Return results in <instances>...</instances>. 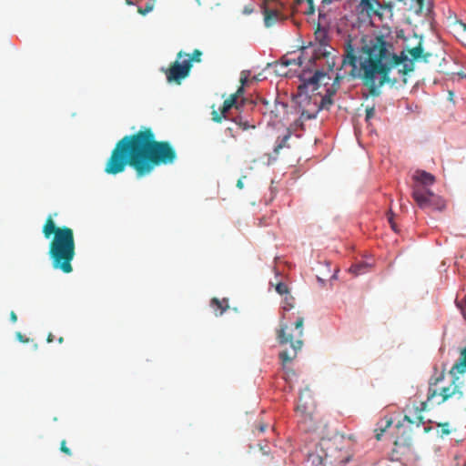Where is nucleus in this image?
I'll list each match as a JSON object with an SVG mask.
<instances>
[{"mask_svg":"<svg viewBox=\"0 0 466 466\" xmlns=\"http://www.w3.org/2000/svg\"><path fill=\"white\" fill-rule=\"evenodd\" d=\"M431 56L424 53L421 39L416 46L396 54L394 45L380 35L361 46L360 56L349 42L345 46L342 66H350L349 75L360 79L369 94L377 97L384 85L394 86L400 80L406 83V76L414 70V62L420 59L428 62Z\"/></svg>","mask_w":466,"mask_h":466,"instance_id":"nucleus-1","label":"nucleus"},{"mask_svg":"<svg viewBox=\"0 0 466 466\" xmlns=\"http://www.w3.org/2000/svg\"><path fill=\"white\" fill-rule=\"evenodd\" d=\"M177 158V151L170 142L157 140L151 127H142L116 143L105 163L104 172L116 176L129 167L137 178H142L157 167L174 164Z\"/></svg>","mask_w":466,"mask_h":466,"instance_id":"nucleus-2","label":"nucleus"},{"mask_svg":"<svg viewBox=\"0 0 466 466\" xmlns=\"http://www.w3.org/2000/svg\"><path fill=\"white\" fill-rule=\"evenodd\" d=\"M42 233L46 239L53 236L48 250L52 267L64 273H71L73 271L72 261L76 256L73 229L66 226L57 227L53 215H49L43 225Z\"/></svg>","mask_w":466,"mask_h":466,"instance_id":"nucleus-3","label":"nucleus"},{"mask_svg":"<svg viewBox=\"0 0 466 466\" xmlns=\"http://www.w3.org/2000/svg\"><path fill=\"white\" fill-rule=\"evenodd\" d=\"M458 378H455L449 386L439 387L438 383L441 379L438 378L435 382H430L427 399L424 401H420L418 405H413L411 408H408L409 414L404 416V420L408 421L410 425H416L420 427L424 424V417L422 412L433 407L440 405L451 398L461 399L463 395L460 385L456 382Z\"/></svg>","mask_w":466,"mask_h":466,"instance_id":"nucleus-4","label":"nucleus"},{"mask_svg":"<svg viewBox=\"0 0 466 466\" xmlns=\"http://www.w3.org/2000/svg\"><path fill=\"white\" fill-rule=\"evenodd\" d=\"M325 77L326 74L318 70L312 76L305 80L304 83L299 86L297 99L301 113L299 118L296 121V125L299 126L301 128H303V122L305 120L316 118L318 113L320 111L318 96H308L306 89L311 86L314 92L318 89L319 82Z\"/></svg>","mask_w":466,"mask_h":466,"instance_id":"nucleus-5","label":"nucleus"},{"mask_svg":"<svg viewBox=\"0 0 466 466\" xmlns=\"http://www.w3.org/2000/svg\"><path fill=\"white\" fill-rule=\"evenodd\" d=\"M304 317L298 316L292 325L281 323L278 330V340L280 345L289 344L291 350H282L279 359L282 364L292 361L303 346Z\"/></svg>","mask_w":466,"mask_h":466,"instance_id":"nucleus-6","label":"nucleus"},{"mask_svg":"<svg viewBox=\"0 0 466 466\" xmlns=\"http://www.w3.org/2000/svg\"><path fill=\"white\" fill-rule=\"evenodd\" d=\"M201 56L202 52L199 49H195L192 55L179 51L177 54L176 60L167 68L162 69L167 81L170 84L180 85L189 76L193 62L199 63Z\"/></svg>","mask_w":466,"mask_h":466,"instance_id":"nucleus-7","label":"nucleus"},{"mask_svg":"<svg viewBox=\"0 0 466 466\" xmlns=\"http://www.w3.org/2000/svg\"><path fill=\"white\" fill-rule=\"evenodd\" d=\"M239 86L235 91V110L239 111L241 106H247L248 110H253L255 103L253 100L245 97L246 90L253 86L251 71L242 70L239 75Z\"/></svg>","mask_w":466,"mask_h":466,"instance_id":"nucleus-8","label":"nucleus"},{"mask_svg":"<svg viewBox=\"0 0 466 466\" xmlns=\"http://www.w3.org/2000/svg\"><path fill=\"white\" fill-rule=\"evenodd\" d=\"M411 196L419 206V208H431L438 211H442L446 208L445 200L438 195H435L431 190L421 191L418 187L411 192Z\"/></svg>","mask_w":466,"mask_h":466,"instance_id":"nucleus-9","label":"nucleus"},{"mask_svg":"<svg viewBox=\"0 0 466 466\" xmlns=\"http://www.w3.org/2000/svg\"><path fill=\"white\" fill-rule=\"evenodd\" d=\"M264 15V23L267 27L274 25L279 21L287 19L284 14L285 5L279 0H264L261 5Z\"/></svg>","mask_w":466,"mask_h":466,"instance_id":"nucleus-10","label":"nucleus"},{"mask_svg":"<svg viewBox=\"0 0 466 466\" xmlns=\"http://www.w3.org/2000/svg\"><path fill=\"white\" fill-rule=\"evenodd\" d=\"M391 7V4H381L379 0H360L356 12L360 18L371 19L373 16L382 17L381 10Z\"/></svg>","mask_w":466,"mask_h":466,"instance_id":"nucleus-11","label":"nucleus"},{"mask_svg":"<svg viewBox=\"0 0 466 466\" xmlns=\"http://www.w3.org/2000/svg\"><path fill=\"white\" fill-rule=\"evenodd\" d=\"M305 392L299 394V404L296 408L299 419V425L304 431H313L317 429V421L313 417L311 410L307 405V401L303 402Z\"/></svg>","mask_w":466,"mask_h":466,"instance_id":"nucleus-12","label":"nucleus"},{"mask_svg":"<svg viewBox=\"0 0 466 466\" xmlns=\"http://www.w3.org/2000/svg\"><path fill=\"white\" fill-rule=\"evenodd\" d=\"M412 179L414 181L411 186V192L418 187L421 189V191L430 190L429 187L435 183V177L424 170H416L412 175Z\"/></svg>","mask_w":466,"mask_h":466,"instance_id":"nucleus-13","label":"nucleus"},{"mask_svg":"<svg viewBox=\"0 0 466 466\" xmlns=\"http://www.w3.org/2000/svg\"><path fill=\"white\" fill-rule=\"evenodd\" d=\"M233 106V94H231L224 102L218 110H216L214 106H212V120L215 122H221L222 118H225V114Z\"/></svg>","mask_w":466,"mask_h":466,"instance_id":"nucleus-14","label":"nucleus"},{"mask_svg":"<svg viewBox=\"0 0 466 466\" xmlns=\"http://www.w3.org/2000/svg\"><path fill=\"white\" fill-rule=\"evenodd\" d=\"M287 104L279 102L277 99L274 101L272 106L269 108L270 118L274 121L280 120L287 113Z\"/></svg>","mask_w":466,"mask_h":466,"instance_id":"nucleus-15","label":"nucleus"},{"mask_svg":"<svg viewBox=\"0 0 466 466\" xmlns=\"http://www.w3.org/2000/svg\"><path fill=\"white\" fill-rule=\"evenodd\" d=\"M210 308L216 316H221L227 309H229L228 299H218L217 298H213L210 301Z\"/></svg>","mask_w":466,"mask_h":466,"instance_id":"nucleus-16","label":"nucleus"},{"mask_svg":"<svg viewBox=\"0 0 466 466\" xmlns=\"http://www.w3.org/2000/svg\"><path fill=\"white\" fill-rule=\"evenodd\" d=\"M244 107H245V121L238 122V124H236V125L242 131L255 130L256 123H255L254 119L248 114V112L250 110H248L247 106H244Z\"/></svg>","mask_w":466,"mask_h":466,"instance_id":"nucleus-17","label":"nucleus"},{"mask_svg":"<svg viewBox=\"0 0 466 466\" xmlns=\"http://www.w3.org/2000/svg\"><path fill=\"white\" fill-rule=\"evenodd\" d=\"M302 64L300 57L298 59H289L287 57H282L280 62L268 63L267 67H287L291 65L300 66Z\"/></svg>","mask_w":466,"mask_h":466,"instance_id":"nucleus-18","label":"nucleus"},{"mask_svg":"<svg viewBox=\"0 0 466 466\" xmlns=\"http://www.w3.org/2000/svg\"><path fill=\"white\" fill-rule=\"evenodd\" d=\"M335 91H329L328 90L327 95L324 96H321L320 99H319V106L320 107V110L322 109H329L330 106L333 104L332 96L334 95Z\"/></svg>","mask_w":466,"mask_h":466,"instance_id":"nucleus-19","label":"nucleus"},{"mask_svg":"<svg viewBox=\"0 0 466 466\" xmlns=\"http://www.w3.org/2000/svg\"><path fill=\"white\" fill-rule=\"evenodd\" d=\"M290 137H291V134H290L289 132H288V133H287L284 137H282L281 138H280V137H279V138H278V140H277V142H276V146H275V147H274V152H275L276 154H279V151H280L282 148H284V147H289V146H288V141H289V139L290 138Z\"/></svg>","mask_w":466,"mask_h":466,"instance_id":"nucleus-20","label":"nucleus"},{"mask_svg":"<svg viewBox=\"0 0 466 466\" xmlns=\"http://www.w3.org/2000/svg\"><path fill=\"white\" fill-rule=\"evenodd\" d=\"M295 307V299L294 297L289 292L286 295H284L283 299V306L282 309L285 311L290 310Z\"/></svg>","mask_w":466,"mask_h":466,"instance_id":"nucleus-21","label":"nucleus"},{"mask_svg":"<svg viewBox=\"0 0 466 466\" xmlns=\"http://www.w3.org/2000/svg\"><path fill=\"white\" fill-rule=\"evenodd\" d=\"M412 439L409 436H404V434L400 436H397L396 440L394 441V444L396 446H410L411 444Z\"/></svg>","mask_w":466,"mask_h":466,"instance_id":"nucleus-22","label":"nucleus"},{"mask_svg":"<svg viewBox=\"0 0 466 466\" xmlns=\"http://www.w3.org/2000/svg\"><path fill=\"white\" fill-rule=\"evenodd\" d=\"M457 31L460 34L461 41L466 46V24L459 22L457 25Z\"/></svg>","mask_w":466,"mask_h":466,"instance_id":"nucleus-23","label":"nucleus"},{"mask_svg":"<svg viewBox=\"0 0 466 466\" xmlns=\"http://www.w3.org/2000/svg\"><path fill=\"white\" fill-rule=\"evenodd\" d=\"M368 267L365 263H358L350 267V270L355 275H360L365 272L364 268Z\"/></svg>","mask_w":466,"mask_h":466,"instance_id":"nucleus-24","label":"nucleus"},{"mask_svg":"<svg viewBox=\"0 0 466 466\" xmlns=\"http://www.w3.org/2000/svg\"><path fill=\"white\" fill-rule=\"evenodd\" d=\"M275 289L279 295H282V296H284L289 292L288 286L283 282H279L276 285Z\"/></svg>","mask_w":466,"mask_h":466,"instance_id":"nucleus-25","label":"nucleus"},{"mask_svg":"<svg viewBox=\"0 0 466 466\" xmlns=\"http://www.w3.org/2000/svg\"><path fill=\"white\" fill-rule=\"evenodd\" d=\"M294 1H295V4L299 5L303 0H294ZM306 2L308 3V5H309L308 10L305 12L306 15H313L315 13V6H314L313 0H306Z\"/></svg>","mask_w":466,"mask_h":466,"instance_id":"nucleus-26","label":"nucleus"},{"mask_svg":"<svg viewBox=\"0 0 466 466\" xmlns=\"http://www.w3.org/2000/svg\"><path fill=\"white\" fill-rule=\"evenodd\" d=\"M438 427L441 428V436H445V435H449L451 431V425L449 422H444V423H439L438 424Z\"/></svg>","mask_w":466,"mask_h":466,"instance_id":"nucleus-27","label":"nucleus"},{"mask_svg":"<svg viewBox=\"0 0 466 466\" xmlns=\"http://www.w3.org/2000/svg\"><path fill=\"white\" fill-rule=\"evenodd\" d=\"M387 218H388V221H389V223L390 224L391 228H392L394 231H397V225H396V223H395V222H394V220H393L394 213L392 212V210H391V209L388 212V214H387Z\"/></svg>","mask_w":466,"mask_h":466,"instance_id":"nucleus-28","label":"nucleus"},{"mask_svg":"<svg viewBox=\"0 0 466 466\" xmlns=\"http://www.w3.org/2000/svg\"><path fill=\"white\" fill-rule=\"evenodd\" d=\"M60 451L67 456L72 455L71 450L66 446V441L63 440L60 443Z\"/></svg>","mask_w":466,"mask_h":466,"instance_id":"nucleus-29","label":"nucleus"},{"mask_svg":"<svg viewBox=\"0 0 466 466\" xmlns=\"http://www.w3.org/2000/svg\"><path fill=\"white\" fill-rule=\"evenodd\" d=\"M391 423H392V420H388L386 421V423H385V427H384V428H381V429H380V432L377 433V435H376V439H377L378 441H380V440L381 435H382V434H383V432L386 431V429H387V428H389V427L391 425Z\"/></svg>","mask_w":466,"mask_h":466,"instance_id":"nucleus-30","label":"nucleus"},{"mask_svg":"<svg viewBox=\"0 0 466 466\" xmlns=\"http://www.w3.org/2000/svg\"><path fill=\"white\" fill-rule=\"evenodd\" d=\"M375 114V108L374 106L367 107L366 108V119L370 120L374 116Z\"/></svg>","mask_w":466,"mask_h":466,"instance_id":"nucleus-31","label":"nucleus"},{"mask_svg":"<svg viewBox=\"0 0 466 466\" xmlns=\"http://www.w3.org/2000/svg\"><path fill=\"white\" fill-rule=\"evenodd\" d=\"M245 121V114H242V112H239L238 114H235V124H238V122Z\"/></svg>","mask_w":466,"mask_h":466,"instance_id":"nucleus-32","label":"nucleus"},{"mask_svg":"<svg viewBox=\"0 0 466 466\" xmlns=\"http://www.w3.org/2000/svg\"><path fill=\"white\" fill-rule=\"evenodd\" d=\"M262 79H263V77H262L261 73L255 75V76H251V80H252L253 86L255 84H257L258 82L261 81Z\"/></svg>","mask_w":466,"mask_h":466,"instance_id":"nucleus-33","label":"nucleus"},{"mask_svg":"<svg viewBox=\"0 0 466 466\" xmlns=\"http://www.w3.org/2000/svg\"><path fill=\"white\" fill-rule=\"evenodd\" d=\"M268 425L264 422H259L258 426H256V430L260 432V433H263L266 429H267Z\"/></svg>","mask_w":466,"mask_h":466,"instance_id":"nucleus-34","label":"nucleus"},{"mask_svg":"<svg viewBox=\"0 0 466 466\" xmlns=\"http://www.w3.org/2000/svg\"><path fill=\"white\" fill-rule=\"evenodd\" d=\"M286 67H274V71L278 76H286L287 72L284 71Z\"/></svg>","mask_w":466,"mask_h":466,"instance_id":"nucleus-35","label":"nucleus"},{"mask_svg":"<svg viewBox=\"0 0 466 466\" xmlns=\"http://www.w3.org/2000/svg\"><path fill=\"white\" fill-rule=\"evenodd\" d=\"M15 336H16L17 339H18L19 341H21V342L25 343V342H28V341H29V339H25V338L24 337V335H23L21 332H16V335H15Z\"/></svg>","mask_w":466,"mask_h":466,"instance_id":"nucleus-36","label":"nucleus"},{"mask_svg":"<svg viewBox=\"0 0 466 466\" xmlns=\"http://www.w3.org/2000/svg\"><path fill=\"white\" fill-rule=\"evenodd\" d=\"M247 177L244 176V177H241L240 178H238V182H237V187L238 188H243L244 187V179H246Z\"/></svg>","mask_w":466,"mask_h":466,"instance_id":"nucleus-37","label":"nucleus"},{"mask_svg":"<svg viewBox=\"0 0 466 466\" xmlns=\"http://www.w3.org/2000/svg\"><path fill=\"white\" fill-rule=\"evenodd\" d=\"M343 436L342 435H339V434H336L334 437H333V442L334 443H339V442H341L343 441Z\"/></svg>","mask_w":466,"mask_h":466,"instance_id":"nucleus-38","label":"nucleus"},{"mask_svg":"<svg viewBox=\"0 0 466 466\" xmlns=\"http://www.w3.org/2000/svg\"><path fill=\"white\" fill-rule=\"evenodd\" d=\"M152 10V6L150 5H147L144 10H142L141 8L138 9V12L142 15H146L147 13H148L149 11Z\"/></svg>","mask_w":466,"mask_h":466,"instance_id":"nucleus-39","label":"nucleus"},{"mask_svg":"<svg viewBox=\"0 0 466 466\" xmlns=\"http://www.w3.org/2000/svg\"><path fill=\"white\" fill-rule=\"evenodd\" d=\"M10 319H11V321H12V322H14V323H15V322H16V320H17V316H16V314H15V311H11V313H10Z\"/></svg>","mask_w":466,"mask_h":466,"instance_id":"nucleus-40","label":"nucleus"},{"mask_svg":"<svg viewBox=\"0 0 466 466\" xmlns=\"http://www.w3.org/2000/svg\"><path fill=\"white\" fill-rule=\"evenodd\" d=\"M252 11H253V9H252L251 7H249V6H246V7L244 8V10H243V13H244V14H246V15H249V14H251V13H252Z\"/></svg>","mask_w":466,"mask_h":466,"instance_id":"nucleus-41","label":"nucleus"},{"mask_svg":"<svg viewBox=\"0 0 466 466\" xmlns=\"http://www.w3.org/2000/svg\"><path fill=\"white\" fill-rule=\"evenodd\" d=\"M54 339H55L54 335H53L52 333H49V334L47 335V339H46V340H47V342H48V343H51V342H53V341H54Z\"/></svg>","mask_w":466,"mask_h":466,"instance_id":"nucleus-42","label":"nucleus"},{"mask_svg":"<svg viewBox=\"0 0 466 466\" xmlns=\"http://www.w3.org/2000/svg\"><path fill=\"white\" fill-rule=\"evenodd\" d=\"M461 303L463 304V306L466 308V296L463 298Z\"/></svg>","mask_w":466,"mask_h":466,"instance_id":"nucleus-43","label":"nucleus"},{"mask_svg":"<svg viewBox=\"0 0 466 466\" xmlns=\"http://www.w3.org/2000/svg\"><path fill=\"white\" fill-rule=\"evenodd\" d=\"M57 341H58L59 343H63V341H64V338H63V337H59V338H58V339H57Z\"/></svg>","mask_w":466,"mask_h":466,"instance_id":"nucleus-44","label":"nucleus"},{"mask_svg":"<svg viewBox=\"0 0 466 466\" xmlns=\"http://www.w3.org/2000/svg\"><path fill=\"white\" fill-rule=\"evenodd\" d=\"M322 3L323 4H330L331 3V0H322Z\"/></svg>","mask_w":466,"mask_h":466,"instance_id":"nucleus-45","label":"nucleus"},{"mask_svg":"<svg viewBox=\"0 0 466 466\" xmlns=\"http://www.w3.org/2000/svg\"><path fill=\"white\" fill-rule=\"evenodd\" d=\"M452 96H453V93L451 91H450L449 92V97H450L451 100L452 99Z\"/></svg>","mask_w":466,"mask_h":466,"instance_id":"nucleus-46","label":"nucleus"},{"mask_svg":"<svg viewBox=\"0 0 466 466\" xmlns=\"http://www.w3.org/2000/svg\"><path fill=\"white\" fill-rule=\"evenodd\" d=\"M344 76H336L335 81H338L339 78H343Z\"/></svg>","mask_w":466,"mask_h":466,"instance_id":"nucleus-47","label":"nucleus"},{"mask_svg":"<svg viewBox=\"0 0 466 466\" xmlns=\"http://www.w3.org/2000/svg\"><path fill=\"white\" fill-rule=\"evenodd\" d=\"M463 466H466V462L463 464Z\"/></svg>","mask_w":466,"mask_h":466,"instance_id":"nucleus-48","label":"nucleus"}]
</instances>
